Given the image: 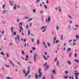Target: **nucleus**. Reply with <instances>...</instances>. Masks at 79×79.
<instances>
[{
    "label": "nucleus",
    "instance_id": "8",
    "mask_svg": "<svg viewBox=\"0 0 79 79\" xmlns=\"http://www.w3.org/2000/svg\"><path fill=\"white\" fill-rule=\"evenodd\" d=\"M43 56V58L45 60H48V58H46L45 56Z\"/></svg>",
    "mask_w": 79,
    "mask_h": 79
},
{
    "label": "nucleus",
    "instance_id": "25",
    "mask_svg": "<svg viewBox=\"0 0 79 79\" xmlns=\"http://www.w3.org/2000/svg\"><path fill=\"white\" fill-rule=\"evenodd\" d=\"M4 32H5V31H2V32L1 33L3 35V34H4Z\"/></svg>",
    "mask_w": 79,
    "mask_h": 79
},
{
    "label": "nucleus",
    "instance_id": "1",
    "mask_svg": "<svg viewBox=\"0 0 79 79\" xmlns=\"http://www.w3.org/2000/svg\"><path fill=\"white\" fill-rule=\"evenodd\" d=\"M41 69L40 68L39 69V71H38V74H39V75H38V77L39 78H40L41 77V76H42V73L41 72Z\"/></svg>",
    "mask_w": 79,
    "mask_h": 79
},
{
    "label": "nucleus",
    "instance_id": "31",
    "mask_svg": "<svg viewBox=\"0 0 79 79\" xmlns=\"http://www.w3.org/2000/svg\"><path fill=\"white\" fill-rule=\"evenodd\" d=\"M26 27H27V29H28V27H29V26H28V25H26Z\"/></svg>",
    "mask_w": 79,
    "mask_h": 79
},
{
    "label": "nucleus",
    "instance_id": "35",
    "mask_svg": "<svg viewBox=\"0 0 79 79\" xmlns=\"http://www.w3.org/2000/svg\"><path fill=\"white\" fill-rule=\"evenodd\" d=\"M59 63V61H58V60L57 61V66H58V64Z\"/></svg>",
    "mask_w": 79,
    "mask_h": 79
},
{
    "label": "nucleus",
    "instance_id": "38",
    "mask_svg": "<svg viewBox=\"0 0 79 79\" xmlns=\"http://www.w3.org/2000/svg\"><path fill=\"white\" fill-rule=\"evenodd\" d=\"M17 63H18L19 65H21V63L19 62H17Z\"/></svg>",
    "mask_w": 79,
    "mask_h": 79
},
{
    "label": "nucleus",
    "instance_id": "52",
    "mask_svg": "<svg viewBox=\"0 0 79 79\" xmlns=\"http://www.w3.org/2000/svg\"><path fill=\"white\" fill-rule=\"evenodd\" d=\"M20 24L21 25V26H23V24H22V23L21 22L20 23Z\"/></svg>",
    "mask_w": 79,
    "mask_h": 79
},
{
    "label": "nucleus",
    "instance_id": "9",
    "mask_svg": "<svg viewBox=\"0 0 79 79\" xmlns=\"http://www.w3.org/2000/svg\"><path fill=\"white\" fill-rule=\"evenodd\" d=\"M67 63L69 64V65H71V62L69 61H68Z\"/></svg>",
    "mask_w": 79,
    "mask_h": 79
},
{
    "label": "nucleus",
    "instance_id": "14",
    "mask_svg": "<svg viewBox=\"0 0 79 79\" xmlns=\"http://www.w3.org/2000/svg\"><path fill=\"white\" fill-rule=\"evenodd\" d=\"M30 33H31V32H30V30H29V29H28V35H30Z\"/></svg>",
    "mask_w": 79,
    "mask_h": 79
},
{
    "label": "nucleus",
    "instance_id": "10",
    "mask_svg": "<svg viewBox=\"0 0 79 79\" xmlns=\"http://www.w3.org/2000/svg\"><path fill=\"white\" fill-rule=\"evenodd\" d=\"M39 43H40V41H39V40L38 39L37 40V45H39Z\"/></svg>",
    "mask_w": 79,
    "mask_h": 79
},
{
    "label": "nucleus",
    "instance_id": "26",
    "mask_svg": "<svg viewBox=\"0 0 79 79\" xmlns=\"http://www.w3.org/2000/svg\"><path fill=\"white\" fill-rule=\"evenodd\" d=\"M59 42V40H57L56 41V44H57Z\"/></svg>",
    "mask_w": 79,
    "mask_h": 79
},
{
    "label": "nucleus",
    "instance_id": "53",
    "mask_svg": "<svg viewBox=\"0 0 79 79\" xmlns=\"http://www.w3.org/2000/svg\"><path fill=\"white\" fill-rule=\"evenodd\" d=\"M24 46L25 47H26V43H25Z\"/></svg>",
    "mask_w": 79,
    "mask_h": 79
},
{
    "label": "nucleus",
    "instance_id": "23",
    "mask_svg": "<svg viewBox=\"0 0 79 79\" xmlns=\"http://www.w3.org/2000/svg\"><path fill=\"white\" fill-rule=\"evenodd\" d=\"M33 19L32 18L28 20V21H31V20H32Z\"/></svg>",
    "mask_w": 79,
    "mask_h": 79
},
{
    "label": "nucleus",
    "instance_id": "46",
    "mask_svg": "<svg viewBox=\"0 0 79 79\" xmlns=\"http://www.w3.org/2000/svg\"><path fill=\"white\" fill-rule=\"evenodd\" d=\"M56 60H57V59L56 58H55L54 60L55 62H56Z\"/></svg>",
    "mask_w": 79,
    "mask_h": 79
},
{
    "label": "nucleus",
    "instance_id": "7",
    "mask_svg": "<svg viewBox=\"0 0 79 79\" xmlns=\"http://www.w3.org/2000/svg\"><path fill=\"white\" fill-rule=\"evenodd\" d=\"M10 30L11 31V32H12V33H13V27H11L10 28Z\"/></svg>",
    "mask_w": 79,
    "mask_h": 79
},
{
    "label": "nucleus",
    "instance_id": "47",
    "mask_svg": "<svg viewBox=\"0 0 79 79\" xmlns=\"http://www.w3.org/2000/svg\"><path fill=\"white\" fill-rule=\"evenodd\" d=\"M25 57L27 58V59H28L29 58V56H28V55H27L25 56Z\"/></svg>",
    "mask_w": 79,
    "mask_h": 79
},
{
    "label": "nucleus",
    "instance_id": "56",
    "mask_svg": "<svg viewBox=\"0 0 79 79\" xmlns=\"http://www.w3.org/2000/svg\"><path fill=\"white\" fill-rule=\"evenodd\" d=\"M10 63H12V64H13V62H12V61H11V60H10Z\"/></svg>",
    "mask_w": 79,
    "mask_h": 79
},
{
    "label": "nucleus",
    "instance_id": "24",
    "mask_svg": "<svg viewBox=\"0 0 79 79\" xmlns=\"http://www.w3.org/2000/svg\"><path fill=\"white\" fill-rule=\"evenodd\" d=\"M19 27L20 29H21V30H23V28L21 26H20Z\"/></svg>",
    "mask_w": 79,
    "mask_h": 79
},
{
    "label": "nucleus",
    "instance_id": "60",
    "mask_svg": "<svg viewBox=\"0 0 79 79\" xmlns=\"http://www.w3.org/2000/svg\"><path fill=\"white\" fill-rule=\"evenodd\" d=\"M45 55H47V52H45Z\"/></svg>",
    "mask_w": 79,
    "mask_h": 79
},
{
    "label": "nucleus",
    "instance_id": "54",
    "mask_svg": "<svg viewBox=\"0 0 79 79\" xmlns=\"http://www.w3.org/2000/svg\"><path fill=\"white\" fill-rule=\"evenodd\" d=\"M48 47H50V44L48 43Z\"/></svg>",
    "mask_w": 79,
    "mask_h": 79
},
{
    "label": "nucleus",
    "instance_id": "62",
    "mask_svg": "<svg viewBox=\"0 0 79 79\" xmlns=\"http://www.w3.org/2000/svg\"><path fill=\"white\" fill-rule=\"evenodd\" d=\"M73 71H74V72H75V73H77V70H74Z\"/></svg>",
    "mask_w": 79,
    "mask_h": 79
},
{
    "label": "nucleus",
    "instance_id": "39",
    "mask_svg": "<svg viewBox=\"0 0 79 79\" xmlns=\"http://www.w3.org/2000/svg\"><path fill=\"white\" fill-rule=\"evenodd\" d=\"M32 49L33 50H35V48L33 47L32 48Z\"/></svg>",
    "mask_w": 79,
    "mask_h": 79
},
{
    "label": "nucleus",
    "instance_id": "28",
    "mask_svg": "<svg viewBox=\"0 0 79 79\" xmlns=\"http://www.w3.org/2000/svg\"><path fill=\"white\" fill-rule=\"evenodd\" d=\"M49 68V65H47L45 68L47 69V68Z\"/></svg>",
    "mask_w": 79,
    "mask_h": 79
},
{
    "label": "nucleus",
    "instance_id": "29",
    "mask_svg": "<svg viewBox=\"0 0 79 79\" xmlns=\"http://www.w3.org/2000/svg\"><path fill=\"white\" fill-rule=\"evenodd\" d=\"M65 74H68V71L66 70L65 71Z\"/></svg>",
    "mask_w": 79,
    "mask_h": 79
},
{
    "label": "nucleus",
    "instance_id": "58",
    "mask_svg": "<svg viewBox=\"0 0 79 79\" xmlns=\"http://www.w3.org/2000/svg\"><path fill=\"white\" fill-rule=\"evenodd\" d=\"M25 18H26V19H29V18H28V17H26V16H25Z\"/></svg>",
    "mask_w": 79,
    "mask_h": 79
},
{
    "label": "nucleus",
    "instance_id": "2",
    "mask_svg": "<svg viewBox=\"0 0 79 79\" xmlns=\"http://www.w3.org/2000/svg\"><path fill=\"white\" fill-rule=\"evenodd\" d=\"M33 55L34 56V61L35 62L36 61V58H35V56H38L35 53H34V54H33Z\"/></svg>",
    "mask_w": 79,
    "mask_h": 79
},
{
    "label": "nucleus",
    "instance_id": "19",
    "mask_svg": "<svg viewBox=\"0 0 79 79\" xmlns=\"http://www.w3.org/2000/svg\"><path fill=\"white\" fill-rule=\"evenodd\" d=\"M51 78L52 79H53V74H51Z\"/></svg>",
    "mask_w": 79,
    "mask_h": 79
},
{
    "label": "nucleus",
    "instance_id": "36",
    "mask_svg": "<svg viewBox=\"0 0 79 79\" xmlns=\"http://www.w3.org/2000/svg\"><path fill=\"white\" fill-rule=\"evenodd\" d=\"M13 34H14V35H16V32H14Z\"/></svg>",
    "mask_w": 79,
    "mask_h": 79
},
{
    "label": "nucleus",
    "instance_id": "37",
    "mask_svg": "<svg viewBox=\"0 0 79 79\" xmlns=\"http://www.w3.org/2000/svg\"><path fill=\"white\" fill-rule=\"evenodd\" d=\"M71 54H72V53H70V54H69V57L70 58L71 56Z\"/></svg>",
    "mask_w": 79,
    "mask_h": 79
},
{
    "label": "nucleus",
    "instance_id": "64",
    "mask_svg": "<svg viewBox=\"0 0 79 79\" xmlns=\"http://www.w3.org/2000/svg\"><path fill=\"white\" fill-rule=\"evenodd\" d=\"M31 36H34V34H31Z\"/></svg>",
    "mask_w": 79,
    "mask_h": 79
},
{
    "label": "nucleus",
    "instance_id": "45",
    "mask_svg": "<svg viewBox=\"0 0 79 79\" xmlns=\"http://www.w3.org/2000/svg\"><path fill=\"white\" fill-rule=\"evenodd\" d=\"M6 79H10V77H6Z\"/></svg>",
    "mask_w": 79,
    "mask_h": 79
},
{
    "label": "nucleus",
    "instance_id": "22",
    "mask_svg": "<svg viewBox=\"0 0 79 79\" xmlns=\"http://www.w3.org/2000/svg\"><path fill=\"white\" fill-rule=\"evenodd\" d=\"M63 35H61V40H63Z\"/></svg>",
    "mask_w": 79,
    "mask_h": 79
},
{
    "label": "nucleus",
    "instance_id": "50",
    "mask_svg": "<svg viewBox=\"0 0 79 79\" xmlns=\"http://www.w3.org/2000/svg\"><path fill=\"white\" fill-rule=\"evenodd\" d=\"M44 7L45 8H46V9H47V6H46V5H44Z\"/></svg>",
    "mask_w": 79,
    "mask_h": 79
},
{
    "label": "nucleus",
    "instance_id": "41",
    "mask_svg": "<svg viewBox=\"0 0 79 79\" xmlns=\"http://www.w3.org/2000/svg\"><path fill=\"white\" fill-rule=\"evenodd\" d=\"M22 53L23 55H24V52L23 51H22Z\"/></svg>",
    "mask_w": 79,
    "mask_h": 79
},
{
    "label": "nucleus",
    "instance_id": "17",
    "mask_svg": "<svg viewBox=\"0 0 79 79\" xmlns=\"http://www.w3.org/2000/svg\"><path fill=\"white\" fill-rule=\"evenodd\" d=\"M47 27H41L40 29H44V28H47Z\"/></svg>",
    "mask_w": 79,
    "mask_h": 79
},
{
    "label": "nucleus",
    "instance_id": "33",
    "mask_svg": "<svg viewBox=\"0 0 79 79\" xmlns=\"http://www.w3.org/2000/svg\"><path fill=\"white\" fill-rule=\"evenodd\" d=\"M6 55L7 57H9V55L8 54V53H7L6 54Z\"/></svg>",
    "mask_w": 79,
    "mask_h": 79
},
{
    "label": "nucleus",
    "instance_id": "48",
    "mask_svg": "<svg viewBox=\"0 0 79 79\" xmlns=\"http://www.w3.org/2000/svg\"><path fill=\"white\" fill-rule=\"evenodd\" d=\"M34 39H31L32 42H34Z\"/></svg>",
    "mask_w": 79,
    "mask_h": 79
},
{
    "label": "nucleus",
    "instance_id": "21",
    "mask_svg": "<svg viewBox=\"0 0 79 79\" xmlns=\"http://www.w3.org/2000/svg\"><path fill=\"white\" fill-rule=\"evenodd\" d=\"M71 50V48H69L67 50V52H69V51Z\"/></svg>",
    "mask_w": 79,
    "mask_h": 79
},
{
    "label": "nucleus",
    "instance_id": "34",
    "mask_svg": "<svg viewBox=\"0 0 79 79\" xmlns=\"http://www.w3.org/2000/svg\"><path fill=\"white\" fill-rule=\"evenodd\" d=\"M64 78L65 79H68V76H65Z\"/></svg>",
    "mask_w": 79,
    "mask_h": 79
},
{
    "label": "nucleus",
    "instance_id": "49",
    "mask_svg": "<svg viewBox=\"0 0 79 79\" xmlns=\"http://www.w3.org/2000/svg\"><path fill=\"white\" fill-rule=\"evenodd\" d=\"M45 30H46V29H45L43 31H42V32H45Z\"/></svg>",
    "mask_w": 79,
    "mask_h": 79
},
{
    "label": "nucleus",
    "instance_id": "3",
    "mask_svg": "<svg viewBox=\"0 0 79 79\" xmlns=\"http://www.w3.org/2000/svg\"><path fill=\"white\" fill-rule=\"evenodd\" d=\"M75 74L76 77H75V78H78V75H79V73H75L74 74Z\"/></svg>",
    "mask_w": 79,
    "mask_h": 79
},
{
    "label": "nucleus",
    "instance_id": "27",
    "mask_svg": "<svg viewBox=\"0 0 79 79\" xmlns=\"http://www.w3.org/2000/svg\"><path fill=\"white\" fill-rule=\"evenodd\" d=\"M5 4H4L2 6V8L3 9H4L5 8Z\"/></svg>",
    "mask_w": 79,
    "mask_h": 79
},
{
    "label": "nucleus",
    "instance_id": "12",
    "mask_svg": "<svg viewBox=\"0 0 79 79\" xmlns=\"http://www.w3.org/2000/svg\"><path fill=\"white\" fill-rule=\"evenodd\" d=\"M1 54L3 56H5V53L3 52H1Z\"/></svg>",
    "mask_w": 79,
    "mask_h": 79
},
{
    "label": "nucleus",
    "instance_id": "32",
    "mask_svg": "<svg viewBox=\"0 0 79 79\" xmlns=\"http://www.w3.org/2000/svg\"><path fill=\"white\" fill-rule=\"evenodd\" d=\"M68 16L69 18H71V19H72V17H71V16L69 15H68Z\"/></svg>",
    "mask_w": 79,
    "mask_h": 79
},
{
    "label": "nucleus",
    "instance_id": "15",
    "mask_svg": "<svg viewBox=\"0 0 79 79\" xmlns=\"http://www.w3.org/2000/svg\"><path fill=\"white\" fill-rule=\"evenodd\" d=\"M48 22H50V16H48Z\"/></svg>",
    "mask_w": 79,
    "mask_h": 79
},
{
    "label": "nucleus",
    "instance_id": "63",
    "mask_svg": "<svg viewBox=\"0 0 79 79\" xmlns=\"http://www.w3.org/2000/svg\"><path fill=\"white\" fill-rule=\"evenodd\" d=\"M31 25H32V23H30V27H31Z\"/></svg>",
    "mask_w": 79,
    "mask_h": 79
},
{
    "label": "nucleus",
    "instance_id": "42",
    "mask_svg": "<svg viewBox=\"0 0 79 79\" xmlns=\"http://www.w3.org/2000/svg\"><path fill=\"white\" fill-rule=\"evenodd\" d=\"M56 37H55L54 38V41H55V40H56Z\"/></svg>",
    "mask_w": 79,
    "mask_h": 79
},
{
    "label": "nucleus",
    "instance_id": "61",
    "mask_svg": "<svg viewBox=\"0 0 79 79\" xmlns=\"http://www.w3.org/2000/svg\"><path fill=\"white\" fill-rule=\"evenodd\" d=\"M17 22H19V19H17Z\"/></svg>",
    "mask_w": 79,
    "mask_h": 79
},
{
    "label": "nucleus",
    "instance_id": "51",
    "mask_svg": "<svg viewBox=\"0 0 79 79\" xmlns=\"http://www.w3.org/2000/svg\"><path fill=\"white\" fill-rule=\"evenodd\" d=\"M75 27H79V26L77 25H76L75 26Z\"/></svg>",
    "mask_w": 79,
    "mask_h": 79
},
{
    "label": "nucleus",
    "instance_id": "16",
    "mask_svg": "<svg viewBox=\"0 0 79 79\" xmlns=\"http://www.w3.org/2000/svg\"><path fill=\"white\" fill-rule=\"evenodd\" d=\"M17 37L19 41H20V39H19V35H17Z\"/></svg>",
    "mask_w": 79,
    "mask_h": 79
},
{
    "label": "nucleus",
    "instance_id": "59",
    "mask_svg": "<svg viewBox=\"0 0 79 79\" xmlns=\"http://www.w3.org/2000/svg\"><path fill=\"white\" fill-rule=\"evenodd\" d=\"M72 42V40H70L69 41V43H70V42Z\"/></svg>",
    "mask_w": 79,
    "mask_h": 79
},
{
    "label": "nucleus",
    "instance_id": "18",
    "mask_svg": "<svg viewBox=\"0 0 79 79\" xmlns=\"http://www.w3.org/2000/svg\"><path fill=\"white\" fill-rule=\"evenodd\" d=\"M23 73L24 74H26V71H25V70L24 69H23Z\"/></svg>",
    "mask_w": 79,
    "mask_h": 79
},
{
    "label": "nucleus",
    "instance_id": "44",
    "mask_svg": "<svg viewBox=\"0 0 79 79\" xmlns=\"http://www.w3.org/2000/svg\"><path fill=\"white\" fill-rule=\"evenodd\" d=\"M56 29H59V27L58 26H57L56 27Z\"/></svg>",
    "mask_w": 79,
    "mask_h": 79
},
{
    "label": "nucleus",
    "instance_id": "57",
    "mask_svg": "<svg viewBox=\"0 0 79 79\" xmlns=\"http://www.w3.org/2000/svg\"><path fill=\"white\" fill-rule=\"evenodd\" d=\"M5 10H4L3 11V14H5Z\"/></svg>",
    "mask_w": 79,
    "mask_h": 79
},
{
    "label": "nucleus",
    "instance_id": "55",
    "mask_svg": "<svg viewBox=\"0 0 79 79\" xmlns=\"http://www.w3.org/2000/svg\"><path fill=\"white\" fill-rule=\"evenodd\" d=\"M31 77V75H29L28 76V78H30V77Z\"/></svg>",
    "mask_w": 79,
    "mask_h": 79
},
{
    "label": "nucleus",
    "instance_id": "43",
    "mask_svg": "<svg viewBox=\"0 0 79 79\" xmlns=\"http://www.w3.org/2000/svg\"><path fill=\"white\" fill-rule=\"evenodd\" d=\"M36 2H40V0H36Z\"/></svg>",
    "mask_w": 79,
    "mask_h": 79
},
{
    "label": "nucleus",
    "instance_id": "30",
    "mask_svg": "<svg viewBox=\"0 0 79 79\" xmlns=\"http://www.w3.org/2000/svg\"><path fill=\"white\" fill-rule=\"evenodd\" d=\"M47 64V63L45 62V63L43 65L44 66H45Z\"/></svg>",
    "mask_w": 79,
    "mask_h": 79
},
{
    "label": "nucleus",
    "instance_id": "6",
    "mask_svg": "<svg viewBox=\"0 0 79 79\" xmlns=\"http://www.w3.org/2000/svg\"><path fill=\"white\" fill-rule=\"evenodd\" d=\"M35 77H36V79H38L39 77H38V76H37V73H35Z\"/></svg>",
    "mask_w": 79,
    "mask_h": 79
},
{
    "label": "nucleus",
    "instance_id": "11",
    "mask_svg": "<svg viewBox=\"0 0 79 79\" xmlns=\"http://www.w3.org/2000/svg\"><path fill=\"white\" fill-rule=\"evenodd\" d=\"M16 6H17V4H15L14 7V10H15L16 9Z\"/></svg>",
    "mask_w": 79,
    "mask_h": 79
},
{
    "label": "nucleus",
    "instance_id": "20",
    "mask_svg": "<svg viewBox=\"0 0 79 79\" xmlns=\"http://www.w3.org/2000/svg\"><path fill=\"white\" fill-rule=\"evenodd\" d=\"M33 11L34 13H35V12H36L35 9H33Z\"/></svg>",
    "mask_w": 79,
    "mask_h": 79
},
{
    "label": "nucleus",
    "instance_id": "5",
    "mask_svg": "<svg viewBox=\"0 0 79 79\" xmlns=\"http://www.w3.org/2000/svg\"><path fill=\"white\" fill-rule=\"evenodd\" d=\"M52 71L53 74H56V70H55V69L54 70H52Z\"/></svg>",
    "mask_w": 79,
    "mask_h": 79
},
{
    "label": "nucleus",
    "instance_id": "40",
    "mask_svg": "<svg viewBox=\"0 0 79 79\" xmlns=\"http://www.w3.org/2000/svg\"><path fill=\"white\" fill-rule=\"evenodd\" d=\"M74 56L75 57H76V56H77V53H75V54Z\"/></svg>",
    "mask_w": 79,
    "mask_h": 79
},
{
    "label": "nucleus",
    "instance_id": "13",
    "mask_svg": "<svg viewBox=\"0 0 79 79\" xmlns=\"http://www.w3.org/2000/svg\"><path fill=\"white\" fill-rule=\"evenodd\" d=\"M75 62H77V63H79V60L77 59H75L74 60Z\"/></svg>",
    "mask_w": 79,
    "mask_h": 79
},
{
    "label": "nucleus",
    "instance_id": "4",
    "mask_svg": "<svg viewBox=\"0 0 79 79\" xmlns=\"http://www.w3.org/2000/svg\"><path fill=\"white\" fill-rule=\"evenodd\" d=\"M30 70H28L27 71V72L26 73V74L25 76V77H27V75H28L29 72H30Z\"/></svg>",
    "mask_w": 79,
    "mask_h": 79
}]
</instances>
